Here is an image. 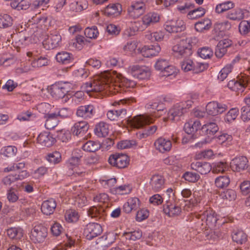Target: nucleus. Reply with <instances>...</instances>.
Returning <instances> with one entry per match:
<instances>
[{
    "instance_id": "obj_18",
    "label": "nucleus",
    "mask_w": 250,
    "mask_h": 250,
    "mask_svg": "<svg viewBox=\"0 0 250 250\" xmlns=\"http://www.w3.org/2000/svg\"><path fill=\"white\" fill-rule=\"evenodd\" d=\"M203 191L195 190L193 193V198L186 202L184 209L187 211H191L193 208L200 203L203 199Z\"/></svg>"
},
{
    "instance_id": "obj_57",
    "label": "nucleus",
    "mask_w": 250,
    "mask_h": 250,
    "mask_svg": "<svg viewBox=\"0 0 250 250\" xmlns=\"http://www.w3.org/2000/svg\"><path fill=\"white\" fill-rule=\"evenodd\" d=\"M17 152V148L12 146L3 147L1 149V153L5 157H12L14 156Z\"/></svg>"
},
{
    "instance_id": "obj_43",
    "label": "nucleus",
    "mask_w": 250,
    "mask_h": 250,
    "mask_svg": "<svg viewBox=\"0 0 250 250\" xmlns=\"http://www.w3.org/2000/svg\"><path fill=\"white\" fill-rule=\"evenodd\" d=\"M11 6L17 10H27L30 6V3L28 0H21L19 2L18 0L11 1Z\"/></svg>"
},
{
    "instance_id": "obj_7",
    "label": "nucleus",
    "mask_w": 250,
    "mask_h": 250,
    "mask_svg": "<svg viewBox=\"0 0 250 250\" xmlns=\"http://www.w3.org/2000/svg\"><path fill=\"white\" fill-rule=\"evenodd\" d=\"M128 156L123 153H115L111 155L108 158L109 163L112 166L119 168L126 167L129 163Z\"/></svg>"
},
{
    "instance_id": "obj_27",
    "label": "nucleus",
    "mask_w": 250,
    "mask_h": 250,
    "mask_svg": "<svg viewBox=\"0 0 250 250\" xmlns=\"http://www.w3.org/2000/svg\"><path fill=\"white\" fill-rule=\"evenodd\" d=\"M89 126L84 121L76 123L71 128V132L74 135L82 137L88 130Z\"/></svg>"
},
{
    "instance_id": "obj_31",
    "label": "nucleus",
    "mask_w": 250,
    "mask_h": 250,
    "mask_svg": "<svg viewBox=\"0 0 250 250\" xmlns=\"http://www.w3.org/2000/svg\"><path fill=\"white\" fill-rule=\"evenodd\" d=\"M122 8L120 4L110 3L104 10V13L108 16H117L120 14Z\"/></svg>"
},
{
    "instance_id": "obj_37",
    "label": "nucleus",
    "mask_w": 250,
    "mask_h": 250,
    "mask_svg": "<svg viewBox=\"0 0 250 250\" xmlns=\"http://www.w3.org/2000/svg\"><path fill=\"white\" fill-rule=\"evenodd\" d=\"M231 236L232 240L238 244H244L248 240L247 234L242 230H234Z\"/></svg>"
},
{
    "instance_id": "obj_54",
    "label": "nucleus",
    "mask_w": 250,
    "mask_h": 250,
    "mask_svg": "<svg viewBox=\"0 0 250 250\" xmlns=\"http://www.w3.org/2000/svg\"><path fill=\"white\" fill-rule=\"evenodd\" d=\"M87 8V2L86 0H79L76 3L71 4V8L76 12H80Z\"/></svg>"
},
{
    "instance_id": "obj_29",
    "label": "nucleus",
    "mask_w": 250,
    "mask_h": 250,
    "mask_svg": "<svg viewBox=\"0 0 250 250\" xmlns=\"http://www.w3.org/2000/svg\"><path fill=\"white\" fill-rule=\"evenodd\" d=\"M201 124L199 121L190 120L185 123L184 125V130L188 134H193L201 129Z\"/></svg>"
},
{
    "instance_id": "obj_10",
    "label": "nucleus",
    "mask_w": 250,
    "mask_h": 250,
    "mask_svg": "<svg viewBox=\"0 0 250 250\" xmlns=\"http://www.w3.org/2000/svg\"><path fill=\"white\" fill-rule=\"evenodd\" d=\"M165 29L169 33L181 32L186 28V25L181 19L167 20L164 25Z\"/></svg>"
},
{
    "instance_id": "obj_63",
    "label": "nucleus",
    "mask_w": 250,
    "mask_h": 250,
    "mask_svg": "<svg viewBox=\"0 0 250 250\" xmlns=\"http://www.w3.org/2000/svg\"><path fill=\"white\" fill-rule=\"evenodd\" d=\"M136 145V142L134 140H123L117 144V147L119 149H124L130 148Z\"/></svg>"
},
{
    "instance_id": "obj_62",
    "label": "nucleus",
    "mask_w": 250,
    "mask_h": 250,
    "mask_svg": "<svg viewBox=\"0 0 250 250\" xmlns=\"http://www.w3.org/2000/svg\"><path fill=\"white\" fill-rule=\"evenodd\" d=\"M238 114V109L237 108H232L226 115L224 120L226 122L230 123L236 118Z\"/></svg>"
},
{
    "instance_id": "obj_30",
    "label": "nucleus",
    "mask_w": 250,
    "mask_h": 250,
    "mask_svg": "<svg viewBox=\"0 0 250 250\" xmlns=\"http://www.w3.org/2000/svg\"><path fill=\"white\" fill-rule=\"evenodd\" d=\"M93 110L94 106L92 104L82 105L78 108L76 114L79 117L87 119L92 117Z\"/></svg>"
},
{
    "instance_id": "obj_40",
    "label": "nucleus",
    "mask_w": 250,
    "mask_h": 250,
    "mask_svg": "<svg viewBox=\"0 0 250 250\" xmlns=\"http://www.w3.org/2000/svg\"><path fill=\"white\" fill-rule=\"evenodd\" d=\"M109 125L107 123L101 122L96 125L95 134L99 137H105L108 134Z\"/></svg>"
},
{
    "instance_id": "obj_11",
    "label": "nucleus",
    "mask_w": 250,
    "mask_h": 250,
    "mask_svg": "<svg viewBox=\"0 0 250 250\" xmlns=\"http://www.w3.org/2000/svg\"><path fill=\"white\" fill-rule=\"evenodd\" d=\"M61 42V36L57 31H55L43 41L42 45L46 50H50L60 46Z\"/></svg>"
},
{
    "instance_id": "obj_19",
    "label": "nucleus",
    "mask_w": 250,
    "mask_h": 250,
    "mask_svg": "<svg viewBox=\"0 0 250 250\" xmlns=\"http://www.w3.org/2000/svg\"><path fill=\"white\" fill-rule=\"evenodd\" d=\"M161 48L158 44L150 45H145L141 49H138V51L145 57L149 58L156 56L161 51Z\"/></svg>"
},
{
    "instance_id": "obj_25",
    "label": "nucleus",
    "mask_w": 250,
    "mask_h": 250,
    "mask_svg": "<svg viewBox=\"0 0 250 250\" xmlns=\"http://www.w3.org/2000/svg\"><path fill=\"white\" fill-rule=\"evenodd\" d=\"M37 142L43 146L50 147L55 142V139L49 132L44 131L41 132L37 137Z\"/></svg>"
},
{
    "instance_id": "obj_36",
    "label": "nucleus",
    "mask_w": 250,
    "mask_h": 250,
    "mask_svg": "<svg viewBox=\"0 0 250 250\" xmlns=\"http://www.w3.org/2000/svg\"><path fill=\"white\" fill-rule=\"evenodd\" d=\"M142 19L147 28L148 26L158 22L160 20V16L156 13L150 12L145 15Z\"/></svg>"
},
{
    "instance_id": "obj_21",
    "label": "nucleus",
    "mask_w": 250,
    "mask_h": 250,
    "mask_svg": "<svg viewBox=\"0 0 250 250\" xmlns=\"http://www.w3.org/2000/svg\"><path fill=\"white\" fill-rule=\"evenodd\" d=\"M146 28V27L142 19L141 20H138L131 22L129 27L125 30L124 35L129 37L134 36L138 31H143Z\"/></svg>"
},
{
    "instance_id": "obj_24",
    "label": "nucleus",
    "mask_w": 250,
    "mask_h": 250,
    "mask_svg": "<svg viewBox=\"0 0 250 250\" xmlns=\"http://www.w3.org/2000/svg\"><path fill=\"white\" fill-rule=\"evenodd\" d=\"M29 175L26 170H22L19 174L15 175L9 174L4 177L2 180L3 184L6 187L10 186L12 184L18 180H22Z\"/></svg>"
},
{
    "instance_id": "obj_42",
    "label": "nucleus",
    "mask_w": 250,
    "mask_h": 250,
    "mask_svg": "<svg viewBox=\"0 0 250 250\" xmlns=\"http://www.w3.org/2000/svg\"><path fill=\"white\" fill-rule=\"evenodd\" d=\"M7 234L11 239L20 240L23 236V230L21 228H11L7 230Z\"/></svg>"
},
{
    "instance_id": "obj_13",
    "label": "nucleus",
    "mask_w": 250,
    "mask_h": 250,
    "mask_svg": "<svg viewBox=\"0 0 250 250\" xmlns=\"http://www.w3.org/2000/svg\"><path fill=\"white\" fill-rule=\"evenodd\" d=\"M165 183L164 177L159 174L153 175L146 188L149 191L158 192L163 188Z\"/></svg>"
},
{
    "instance_id": "obj_56",
    "label": "nucleus",
    "mask_w": 250,
    "mask_h": 250,
    "mask_svg": "<svg viewBox=\"0 0 250 250\" xmlns=\"http://www.w3.org/2000/svg\"><path fill=\"white\" fill-rule=\"evenodd\" d=\"M124 235L126 239L136 241L141 238L142 232L140 230L137 229L133 231L125 232Z\"/></svg>"
},
{
    "instance_id": "obj_64",
    "label": "nucleus",
    "mask_w": 250,
    "mask_h": 250,
    "mask_svg": "<svg viewBox=\"0 0 250 250\" xmlns=\"http://www.w3.org/2000/svg\"><path fill=\"white\" fill-rule=\"evenodd\" d=\"M183 177L185 180L192 183H195L198 181L200 178V176L196 173L192 172H186L183 175Z\"/></svg>"
},
{
    "instance_id": "obj_53",
    "label": "nucleus",
    "mask_w": 250,
    "mask_h": 250,
    "mask_svg": "<svg viewBox=\"0 0 250 250\" xmlns=\"http://www.w3.org/2000/svg\"><path fill=\"white\" fill-rule=\"evenodd\" d=\"M64 216L65 220L68 222H76L79 218L78 212L73 209L66 210Z\"/></svg>"
},
{
    "instance_id": "obj_12",
    "label": "nucleus",
    "mask_w": 250,
    "mask_h": 250,
    "mask_svg": "<svg viewBox=\"0 0 250 250\" xmlns=\"http://www.w3.org/2000/svg\"><path fill=\"white\" fill-rule=\"evenodd\" d=\"M250 82V77L247 75L241 76L239 81H230L229 82V88L233 91L242 92L245 86Z\"/></svg>"
},
{
    "instance_id": "obj_39",
    "label": "nucleus",
    "mask_w": 250,
    "mask_h": 250,
    "mask_svg": "<svg viewBox=\"0 0 250 250\" xmlns=\"http://www.w3.org/2000/svg\"><path fill=\"white\" fill-rule=\"evenodd\" d=\"M201 130L208 136H213L218 131L219 127L214 122H208L202 126Z\"/></svg>"
},
{
    "instance_id": "obj_3",
    "label": "nucleus",
    "mask_w": 250,
    "mask_h": 250,
    "mask_svg": "<svg viewBox=\"0 0 250 250\" xmlns=\"http://www.w3.org/2000/svg\"><path fill=\"white\" fill-rule=\"evenodd\" d=\"M198 100L199 94L194 93L188 95L186 101L175 104L169 109L167 113L168 119L173 121L180 120L185 109L190 108L192 104L197 102Z\"/></svg>"
},
{
    "instance_id": "obj_51",
    "label": "nucleus",
    "mask_w": 250,
    "mask_h": 250,
    "mask_svg": "<svg viewBox=\"0 0 250 250\" xmlns=\"http://www.w3.org/2000/svg\"><path fill=\"white\" fill-rule=\"evenodd\" d=\"M205 13V9L202 7H200L189 11L188 14V17L189 19H196L203 16Z\"/></svg>"
},
{
    "instance_id": "obj_16",
    "label": "nucleus",
    "mask_w": 250,
    "mask_h": 250,
    "mask_svg": "<svg viewBox=\"0 0 250 250\" xmlns=\"http://www.w3.org/2000/svg\"><path fill=\"white\" fill-rule=\"evenodd\" d=\"M248 160L243 156H237L233 158L230 164L231 169L234 171L240 172L248 167Z\"/></svg>"
},
{
    "instance_id": "obj_61",
    "label": "nucleus",
    "mask_w": 250,
    "mask_h": 250,
    "mask_svg": "<svg viewBox=\"0 0 250 250\" xmlns=\"http://www.w3.org/2000/svg\"><path fill=\"white\" fill-rule=\"evenodd\" d=\"M83 235L88 240H91L94 238V223H90L86 226Z\"/></svg>"
},
{
    "instance_id": "obj_55",
    "label": "nucleus",
    "mask_w": 250,
    "mask_h": 250,
    "mask_svg": "<svg viewBox=\"0 0 250 250\" xmlns=\"http://www.w3.org/2000/svg\"><path fill=\"white\" fill-rule=\"evenodd\" d=\"M234 6V3L230 1H227L219 4H218L216 7V11L218 13H222L227 10L233 8Z\"/></svg>"
},
{
    "instance_id": "obj_14",
    "label": "nucleus",
    "mask_w": 250,
    "mask_h": 250,
    "mask_svg": "<svg viewBox=\"0 0 250 250\" xmlns=\"http://www.w3.org/2000/svg\"><path fill=\"white\" fill-rule=\"evenodd\" d=\"M212 139H215L216 141L219 144L228 146L231 144L232 137L230 135L227 133H223L217 138L212 137L209 138L208 137L206 138L204 140L196 144V146H197L201 147L204 145L210 143Z\"/></svg>"
},
{
    "instance_id": "obj_17",
    "label": "nucleus",
    "mask_w": 250,
    "mask_h": 250,
    "mask_svg": "<svg viewBox=\"0 0 250 250\" xmlns=\"http://www.w3.org/2000/svg\"><path fill=\"white\" fill-rule=\"evenodd\" d=\"M225 104L213 101L208 103L206 105V111L208 115L215 116L224 112L227 109Z\"/></svg>"
},
{
    "instance_id": "obj_48",
    "label": "nucleus",
    "mask_w": 250,
    "mask_h": 250,
    "mask_svg": "<svg viewBox=\"0 0 250 250\" xmlns=\"http://www.w3.org/2000/svg\"><path fill=\"white\" fill-rule=\"evenodd\" d=\"M126 113V110L122 108L117 110H111L107 112L106 115L107 118L111 121L116 120L120 116H125Z\"/></svg>"
},
{
    "instance_id": "obj_49",
    "label": "nucleus",
    "mask_w": 250,
    "mask_h": 250,
    "mask_svg": "<svg viewBox=\"0 0 250 250\" xmlns=\"http://www.w3.org/2000/svg\"><path fill=\"white\" fill-rule=\"evenodd\" d=\"M113 144V141L109 139H104L101 143L100 142L97 143L96 141H95V146L97 145L98 146L96 147H95V151L99 149H101L102 151L107 150L110 149Z\"/></svg>"
},
{
    "instance_id": "obj_5",
    "label": "nucleus",
    "mask_w": 250,
    "mask_h": 250,
    "mask_svg": "<svg viewBox=\"0 0 250 250\" xmlns=\"http://www.w3.org/2000/svg\"><path fill=\"white\" fill-rule=\"evenodd\" d=\"M127 72L134 78L140 80H148L151 73L149 67L138 64L130 65L127 69Z\"/></svg>"
},
{
    "instance_id": "obj_9",
    "label": "nucleus",
    "mask_w": 250,
    "mask_h": 250,
    "mask_svg": "<svg viewBox=\"0 0 250 250\" xmlns=\"http://www.w3.org/2000/svg\"><path fill=\"white\" fill-rule=\"evenodd\" d=\"M31 234V238L35 243H42L47 236V229L42 224L36 225L32 229Z\"/></svg>"
},
{
    "instance_id": "obj_22",
    "label": "nucleus",
    "mask_w": 250,
    "mask_h": 250,
    "mask_svg": "<svg viewBox=\"0 0 250 250\" xmlns=\"http://www.w3.org/2000/svg\"><path fill=\"white\" fill-rule=\"evenodd\" d=\"M68 92V88L63 83L52 85L50 89L51 95L56 99L64 98Z\"/></svg>"
},
{
    "instance_id": "obj_50",
    "label": "nucleus",
    "mask_w": 250,
    "mask_h": 250,
    "mask_svg": "<svg viewBox=\"0 0 250 250\" xmlns=\"http://www.w3.org/2000/svg\"><path fill=\"white\" fill-rule=\"evenodd\" d=\"M13 24V19L8 14L0 15V28H7Z\"/></svg>"
},
{
    "instance_id": "obj_6",
    "label": "nucleus",
    "mask_w": 250,
    "mask_h": 250,
    "mask_svg": "<svg viewBox=\"0 0 250 250\" xmlns=\"http://www.w3.org/2000/svg\"><path fill=\"white\" fill-rule=\"evenodd\" d=\"M172 50L176 55L182 56L189 52L191 49V39L190 38L182 37L175 40Z\"/></svg>"
},
{
    "instance_id": "obj_59",
    "label": "nucleus",
    "mask_w": 250,
    "mask_h": 250,
    "mask_svg": "<svg viewBox=\"0 0 250 250\" xmlns=\"http://www.w3.org/2000/svg\"><path fill=\"white\" fill-rule=\"evenodd\" d=\"M111 192L114 194L124 195L129 193L130 189L126 185H122L118 187H113L111 189Z\"/></svg>"
},
{
    "instance_id": "obj_32",
    "label": "nucleus",
    "mask_w": 250,
    "mask_h": 250,
    "mask_svg": "<svg viewBox=\"0 0 250 250\" xmlns=\"http://www.w3.org/2000/svg\"><path fill=\"white\" fill-rule=\"evenodd\" d=\"M163 211L166 214L172 217L179 214L181 209L179 206L167 201L163 206Z\"/></svg>"
},
{
    "instance_id": "obj_8",
    "label": "nucleus",
    "mask_w": 250,
    "mask_h": 250,
    "mask_svg": "<svg viewBox=\"0 0 250 250\" xmlns=\"http://www.w3.org/2000/svg\"><path fill=\"white\" fill-rule=\"evenodd\" d=\"M146 1L147 0H138L132 2L127 10L128 16L135 19L142 15L146 10L145 3Z\"/></svg>"
},
{
    "instance_id": "obj_45",
    "label": "nucleus",
    "mask_w": 250,
    "mask_h": 250,
    "mask_svg": "<svg viewBox=\"0 0 250 250\" xmlns=\"http://www.w3.org/2000/svg\"><path fill=\"white\" fill-rule=\"evenodd\" d=\"M216 153H214L211 149H207L196 154V159H213L216 157Z\"/></svg>"
},
{
    "instance_id": "obj_2",
    "label": "nucleus",
    "mask_w": 250,
    "mask_h": 250,
    "mask_svg": "<svg viewBox=\"0 0 250 250\" xmlns=\"http://www.w3.org/2000/svg\"><path fill=\"white\" fill-rule=\"evenodd\" d=\"M146 108L150 110H154L152 112L153 114L151 115H139L135 116L129 121L130 125L136 128H140L145 125L153 123L154 121V117L160 116L159 112L163 110L165 108L164 104L160 102L159 99H155L149 102L146 105Z\"/></svg>"
},
{
    "instance_id": "obj_4",
    "label": "nucleus",
    "mask_w": 250,
    "mask_h": 250,
    "mask_svg": "<svg viewBox=\"0 0 250 250\" xmlns=\"http://www.w3.org/2000/svg\"><path fill=\"white\" fill-rule=\"evenodd\" d=\"M196 217L201 221V225L203 229L207 230L208 228L210 229L209 232L210 234L207 235L208 239L212 238V231L211 229L215 226V224L218 220L217 215L216 212L209 207H205L203 210H200L196 215Z\"/></svg>"
},
{
    "instance_id": "obj_20",
    "label": "nucleus",
    "mask_w": 250,
    "mask_h": 250,
    "mask_svg": "<svg viewBox=\"0 0 250 250\" xmlns=\"http://www.w3.org/2000/svg\"><path fill=\"white\" fill-rule=\"evenodd\" d=\"M250 17V11L246 9L237 8L229 12L227 18L233 21H240Z\"/></svg>"
},
{
    "instance_id": "obj_23",
    "label": "nucleus",
    "mask_w": 250,
    "mask_h": 250,
    "mask_svg": "<svg viewBox=\"0 0 250 250\" xmlns=\"http://www.w3.org/2000/svg\"><path fill=\"white\" fill-rule=\"evenodd\" d=\"M190 167L192 169L202 175L208 174L212 169V166L210 164L205 162H192L190 164Z\"/></svg>"
},
{
    "instance_id": "obj_41",
    "label": "nucleus",
    "mask_w": 250,
    "mask_h": 250,
    "mask_svg": "<svg viewBox=\"0 0 250 250\" xmlns=\"http://www.w3.org/2000/svg\"><path fill=\"white\" fill-rule=\"evenodd\" d=\"M165 34L164 31L159 30L152 32H148L146 34L145 37L146 39L151 42H160L163 40Z\"/></svg>"
},
{
    "instance_id": "obj_44",
    "label": "nucleus",
    "mask_w": 250,
    "mask_h": 250,
    "mask_svg": "<svg viewBox=\"0 0 250 250\" xmlns=\"http://www.w3.org/2000/svg\"><path fill=\"white\" fill-rule=\"evenodd\" d=\"M211 26V21L208 19L202 20L195 24V29L198 32L208 30Z\"/></svg>"
},
{
    "instance_id": "obj_60",
    "label": "nucleus",
    "mask_w": 250,
    "mask_h": 250,
    "mask_svg": "<svg viewBox=\"0 0 250 250\" xmlns=\"http://www.w3.org/2000/svg\"><path fill=\"white\" fill-rule=\"evenodd\" d=\"M61 154L58 151H54L49 153L46 156V160L53 164L60 163L61 161Z\"/></svg>"
},
{
    "instance_id": "obj_15",
    "label": "nucleus",
    "mask_w": 250,
    "mask_h": 250,
    "mask_svg": "<svg viewBox=\"0 0 250 250\" xmlns=\"http://www.w3.org/2000/svg\"><path fill=\"white\" fill-rule=\"evenodd\" d=\"M155 149L161 153L170 151L172 148V142L170 140L163 137H160L154 143Z\"/></svg>"
},
{
    "instance_id": "obj_58",
    "label": "nucleus",
    "mask_w": 250,
    "mask_h": 250,
    "mask_svg": "<svg viewBox=\"0 0 250 250\" xmlns=\"http://www.w3.org/2000/svg\"><path fill=\"white\" fill-rule=\"evenodd\" d=\"M6 195L9 202L15 203L19 199L18 191L13 187H11L7 190Z\"/></svg>"
},
{
    "instance_id": "obj_1",
    "label": "nucleus",
    "mask_w": 250,
    "mask_h": 250,
    "mask_svg": "<svg viewBox=\"0 0 250 250\" xmlns=\"http://www.w3.org/2000/svg\"><path fill=\"white\" fill-rule=\"evenodd\" d=\"M135 85L134 81L125 78L115 71H104L95 75V92H101L102 95L107 91L113 94L120 92L122 86L133 88Z\"/></svg>"
},
{
    "instance_id": "obj_52",
    "label": "nucleus",
    "mask_w": 250,
    "mask_h": 250,
    "mask_svg": "<svg viewBox=\"0 0 250 250\" xmlns=\"http://www.w3.org/2000/svg\"><path fill=\"white\" fill-rule=\"evenodd\" d=\"M197 53L198 55L204 59H209L213 54V50L208 47H203L199 48Z\"/></svg>"
},
{
    "instance_id": "obj_35",
    "label": "nucleus",
    "mask_w": 250,
    "mask_h": 250,
    "mask_svg": "<svg viewBox=\"0 0 250 250\" xmlns=\"http://www.w3.org/2000/svg\"><path fill=\"white\" fill-rule=\"evenodd\" d=\"M45 118H46L45 126L47 129H53L58 125L59 120L56 113H51L46 114Z\"/></svg>"
},
{
    "instance_id": "obj_46",
    "label": "nucleus",
    "mask_w": 250,
    "mask_h": 250,
    "mask_svg": "<svg viewBox=\"0 0 250 250\" xmlns=\"http://www.w3.org/2000/svg\"><path fill=\"white\" fill-rule=\"evenodd\" d=\"M230 183V179L228 176L223 175L217 177L215 180V186L219 188H227Z\"/></svg>"
},
{
    "instance_id": "obj_34",
    "label": "nucleus",
    "mask_w": 250,
    "mask_h": 250,
    "mask_svg": "<svg viewBox=\"0 0 250 250\" xmlns=\"http://www.w3.org/2000/svg\"><path fill=\"white\" fill-rule=\"evenodd\" d=\"M138 43V41L135 40L127 42L123 48L124 53L130 56L134 55L136 53Z\"/></svg>"
},
{
    "instance_id": "obj_33",
    "label": "nucleus",
    "mask_w": 250,
    "mask_h": 250,
    "mask_svg": "<svg viewBox=\"0 0 250 250\" xmlns=\"http://www.w3.org/2000/svg\"><path fill=\"white\" fill-rule=\"evenodd\" d=\"M55 58L57 62L62 64H68L74 60L72 54L66 51L58 52Z\"/></svg>"
},
{
    "instance_id": "obj_47",
    "label": "nucleus",
    "mask_w": 250,
    "mask_h": 250,
    "mask_svg": "<svg viewBox=\"0 0 250 250\" xmlns=\"http://www.w3.org/2000/svg\"><path fill=\"white\" fill-rule=\"evenodd\" d=\"M233 69L232 64H227L219 72L218 79L222 82L226 79L228 75L232 71Z\"/></svg>"
},
{
    "instance_id": "obj_28",
    "label": "nucleus",
    "mask_w": 250,
    "mask_h": 250,
    "mask_svg": "<svg viewBox=\"0 0 250 250\" xmlns=\"http://www.w3.org/2000/svg\"><path fill=\"white\" fill-rule=\"evenodd\" d=\"M56 201L53 198H50L44 201L42 203L41 210L42 212L47 215L52 214L56 208Z\"/></svg>"
},
{
    "instance_id": "obj_26",
    "label": "nucleus",
    "mask_w": 250,
    "mask_h": 250,
    "mask_svg": "<svg viewBox=\"0 0 250 250\" xmlns=\"http://www.w3.org/2000/svg\"><path fill=\"white\" fill-rule=\"evenodd\" d=\"M141 202L137 197L129 198L123 205V210L126 213H130L132 210L137 209L140 206Z\"/></svg>"
},
{
    "instance_id": "obj_38",
    "label": "nucleus",
    "mask_w": 250,
    "mask_h": 250,
    "mask_svg": "<svg viewBox=\"0 0 250 250\" xmlns=\"http://www.w3.org/2000/svg\"><path fill=\"white\" fill-rule=\"evenodd\" d=\"M72 156L68 160L67 165L69 169L77 167L80 163V159L82 156L81 151L79 149L75 150L72 153Z\"/></svg>"
}]
</instances>
